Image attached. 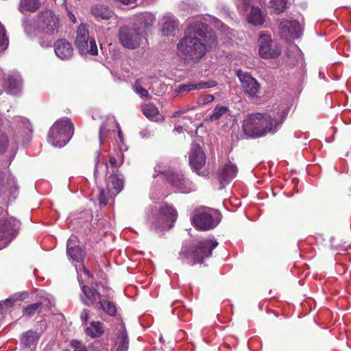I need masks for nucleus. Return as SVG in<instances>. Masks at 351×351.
<instances>
[{
    "label": "nucleus",
    "instance_id": "nucleus-1",
    "mask_svg": "<svg viewBox=\"0 0 351 351\" xmlns=\"http://www.w3.org/2000/svg\"><path fill=\"white\" fill-rule=\"evenodd\" d=\"M217 45V37L209 25L195 19L189 22L184 36L177 44L178 55L186 62L197 63Z\"/></svg>",
    "mask_w": 351,
    "mask_h": 351
},
{
    "label": "nucleus",
    "instance_id": "nucleus-2",
    "mask_svg": "<svg viewBox=\"0 0 351 351\" xmlns=\"http://www.w3.org/2000/svg\"><path fill=\"white\" fill-rule=\"evenodd\" d=\"M287 116L284 110L271 113H252L243 121L245 134L251 137L261 136L266 134L275 133L282 125Z\"/></svg>",
    "mask_w": 351,
    "mask_h": 351
},
{
    "label": "nucleus",
    "instance_id": "nucleus-3",
    "mask_svg": "<svg viewBox=\"0 0 351 351\" xmlns=\"http://www.w3.org/2000/svg\"><path fill=\"white\" fill-rule=\"evenodd\" d=\"M178 218L175 207L167 203L158 208H152L147 213V225L149 229L160 235L173 227Z\"/></svg>",
    "mask_w": 351,
    "mask_h": 351
},
{
    "label": "nucleus",
    "instance_id": "nucleus-4",
    "mask_svg": "<svg viewBox=\"0 0 351 351\" xmlns=\"http://www.w3.org/2000/svg\"><path fill=\"white\" fill-rule=\"evenodd\" d=\"M218 242L215 239H204L193 246L189 252L186 246H183L179 252L178 259L182 263L189 265L202 264L204 260L212 255L213 250L217 247Z\"/></svg>",
    "mask_w": 351,
    "mask_h": 351
},
{
    "label": "nucleus",
    "instance_id": "nucleus-5",
    "mask_svg": "<svg viewBox=\"0 0 351 351\" xmlns=\"http://www.w3.org/2000/svg\"><path fill=\"white\" fill-rule=\"evenodd\" d=\"M74 126L69 118L57 120L49 130L47 142L55 147H63L71 140Z\"/></svg>",
    "mask_w": 351,
    "mask_h": 351
},
{
    "label": "nucleus",
    "instance_id": "nucleus-6",
    "mask_svg": "<svg viewBox=\"0 0 351 351\" xmlns=\"http://www.w3.org/2000/svg\"><path fill=\"white\" fill-rule=\"evenodd\" d=\"M154 171V178L160 175L162 176L177 192L188 193L196 189L195 185L186 179L183 174L172 172L162 163L158 164Z\"/></svg>",
    "mask_w": 351,
    "mask_h": 351
},
{
    "label": "nucleus",
    "instance_id": "nucleus-7",
    "mask_svg": "<svg viewBox=\"0 0 351 351\" xmlns=\"http://www.w3.org/2000/svg\"><path fill=\"white\" fill-rule=\"evenodd\" d=\"M193 225L199 230H209L215 228L221 221V214L207 207L196 208L191 217Z\"/></svg>",
    "mask_w": 351,
    "mask_h": 351
},
{
    "label": "nucleus",
    "instance_id": "nucleus-8",
    "mask_svg": "<svg viewBox=\"0 0 351 351\" xmlns=\"http://www.w3.org/2000/svg\"><path fill=\"white\" fill-rule=\"evenodd\" d=\"M75 44L82 55L96 56L98 53L95 40L89 36L88 27L86 25L82 24L78 27Z\"/></svg>",
    "mask_w": 351,
    "mask_h": 351
},
{
    "label": "nucleus",
    "instance_id": "nucleus-9",
    "mask_svg": "<svg viewBox=\"0 0 351 351\" xmlns=\"http://www.w3.org/2000/svg\"><path fill=\"white\" fill-rule=\"evenodd\" d=\"M143 38V35L141 30L134 26L123 25L119 29V41L121 46L125 49H135L138 48Z\"/></svg>",
    "mask_w": 351,
    "mask_h": 351
},
{
    "label": "nucleus",
    "instance_id": "nucleus-10",
    "mask_svg": "<svg viewBox=\"0 0 351 351\" xmlns=\"http://www.w3.org/2000/svg\"><path fill=\"white\" fill-rule=\"evenodd\" d=\"M38 23L43 38L46 36H53L58 33L60 27V19L51 10L40 12L38 16Z\"/></svg>",
    "mask_w": 351,
    "mask_h": 351
},
{
    "label": "nucleus",
    "instance_id": "nucleus-11",
    "mask_svg": "<svg viewBox=\"0 0 351 351\" xmlns=\"http://www.w3.org/2000/svg\"><path fill=\"white\" fill-rule=\"evenodd\" d=\"M259 55L265 59L275 58L281 53L280 45L272 40L269 35L261 34L258 38Z\"/></svg>",
    "mask_w": 351,
    "mask_h": 351
},
{
    "label": "nucleus",
    "instance_id": "nucleus-12",
    "mask_svg": "<svg viewBox=\"0 0 351 351\" xmlns=\"http://www.w3.org/2000/svg\"><path fill=\"white\" fill-rule=\"evenodd\" d=\"M189 164L198 175L206 176L207 171L202 169L206 164V155L199 145L193 143L189 154Z\"/></svg>",
    "mask_w": 351,
    "mask_h": 351
},
{
    "label": "nucleus",
    "instance_id": "nucleus-13",
    "mask_svg": "<svg viewBox=\"0 0 351 351\" xmlns=\"http://www.w3.org/2000/svg\"><path fill=\"white\" fill-rule=\"evenodd\" d=\"M243 92L251 98H257L260 93L261 85L249 73L241 70L237 71Z\"/></svg>",
    "mask_w": 351,
    "mask_h": 351
},
{
    "label": "nucleus",
    "instance_id": "nucleus-14",
    "mask_svg": "<svg viewBox=\"0 0 351 351\" xmlns=\"http://www.w3.org/2000/svg\"><path fill=\"white\" fill-rule=\"evenodd\" d=\"M280 36L285 38H298L302 36L303 27L296 20L282 19L279 24Z\"/></svg>",
    "mask_w": 351,
    "mask_h": 351
},
{
    "label": "nucleus",
    "instance_id": "nucleus-15",
    "mask_svg": "<svg viewBox=\"0 0 351 351\" xmlns=\"http://www.w3.org/2000/svg\"><path fill=\"white\" fill-rule=\"evenodd\" d=\"M237 172V167L230 161L221 166L218 169L217 174L222 187L228 184L236 177Z\"/></svg>",
    "mask_w": 351,
    "mask_h": 351
},
{
    "label": "nucleus",
    "instance_id": "nucleus-16",
    "mask_svg": "<svg viewBox=\"0 0 351 351\" xmlns=\"http://www.w3.org/2000/svg\"><path fill=\"white\" fill-rule=\"evenodd\" d=\"M21 75L19 71H12L3 77L2 86L10 95H16L20 89Z\"/></svg>",
    "mask_w": 351,
    "mask_h": 351
},
{
    "label": "nucleus",
    "instance_id": "nucleus-17",
    "mask_svg": "<svg viewBox=\"0 0 351 351\" xmlns=\"http://www.w3.org/2000/svg\"><path fill=\"white\" fill-rule=\"evenodd\" d=\"M116 330L117 332L114 339L113 351H128L129 347V339L125 325L119 324Z\"/></svg>",
    "mask_w": 351,
    "mask_h": 351
},
{
    "label": "nucleus",
    "instance_id": "nucleus-18",
    "mask_svg": "<svg viewBox=\"0 0 351 351\" xmlns=\"http://www.w3.org/2000/svg\"><path fill=\"white\" fill-rule=\"evenodd\" d=\"M17 228L15 221L2 220L0 221V241L8 244L16 235Z\"/></svg>",
    "mask_w": 351,
    "mask_h": 351
},
{
    "label": "nucleus",
    "instance_id": "nucleus-19",
    "mask_svg": "<svg viewBox=\"0 0 351 351\" xmlns=\"http://www.w3.org/2000/svg\"><path fill=\"white\" fill-rule=\"evenodd\" d=\"M75 243V237H71L66 243V254L70 261L73 263H82L84 259V252L82 249L78 246H73Z\"/></svg>",
    "mask_w": 351,
    "mask_h": 351
},
{
    "label": "nucleus",
    "instance_id": "nucleus-20",
    "mask_svg": "<svg viewBox=\"0 0 351 351\" xmlns=\"http://www.w3.org/2000/svg\"><path fill=\"white\" fill-rule=\"evenodd\" d=\"M56 55L62 60H68L73 55V49L71 44L66 39H59L54 43Z\"/></svg>",
    "mask_w": 351,
    "mask_h": 351
},
{
    "label": "nucleus",
    "instance_id": "nucleus-21",
    "mask_svg": "<svg viewBox=\"0 0 351 351\" xmlns=\"http://www.w3.org/2000/svg\"><path fill=\"white\" fill-rule=\"evenodd\" d=\"M155 21V16L151 12H141L134 16L133 26L139 29L143 34L145 29L153 25Z\"/></svg>",
    "mask_w": 351,
    "mask_h": 351
},
{
    "label": "nucleus",
    "instance_id": "nucleus-22",
    "mask_svg": "<svg viewBox=\"0 0 351 351\" xmlns=\"http://www.w3.org/2000/svg\"><path fill=\"white\" fill-rule=\"evenodd\" d=\"M82 291L81 300L84 304L90 306L101 300V294L96 288L82 285Z\"/></svg>",
    "mask_w": 351,
    "mask_h": 351
},
{
    "label": "nucleus",
    "instance_id": "nucleus-23",
    "mask_svg": "<svg viewBox=\"0 0 351 351\" xmlns=\"http://www.w3.org/2000/svg\"><path fill=\"white\" fill-rule=\"evenodd\" d=\"M217 85L216 82H190L179 85L176 89L175 93H189L191 90H202L208 88L214 87Z\"/></svg>",
    "mask_w": 351,
    "mask_h": 351
},
{
    "label": "nucleus",
    "instance_id": "nucleus-24",
    "mask_svg": "<svg viewBox=\"0 0 351 351\" xmlns=\"http://www.w3.org/2000/svg\"><path fill=\"white\" fill-rule=\"evenodd\" d=\"M178 26V21L173 16H165L162 19L161 33L165 36H174Z\"/></svg>",
    "mask_w": 351,
    "mask_h": 351
},
{
    "label": "nucleus",
    "instance_id": "nucleus-25",
    "mask_svg": "<svg viewBox=\"0 0 351 351\" xmlns=\"http://www.w3.org/2000/svg\"><path fill=\"white\" fill-rule=\"evenodd\" d=\"M44 329L38 328L36 330H29L23 333V346L27 348H35Z\"/></svg>",
    "mask_w": 351,
    "mask_h": 351
},
{
    "label": "nucleus",
    "instance_id": "nucleus-26",
    "mask_svg": "<svg viewBox=\"0 0 351 351\" xmlns=\"http://www.w3.org/2000/svg\"><path fill=\"white\" fill-rule=\"evenodd\" d=\"M91 13L98 21H108L114 14L113 12L102 4H96L91 8Z\"/></svg>",
    "mask_w": 351,
    "mask_h": 351
},
{
    "label": "nucleus",
    "instance_id": "nucleus-27",
    "mask_svg": "<svg viewBox=\"0 0 351 351\" xmlns=\"http://www.w3.org/2000/svg\"><path fill=\"white\" fill-rule=\"evenodd\" d=\"M124 180L122 174L119 173L116 170L112 171V175L108 178V187L110 190L113 189L116 194L121 191L123 188Z\"/></svg>",
    "mask_w": 351,
    "mask_h": 351
},
{
    "label": "nucleus",
    "instance_id": "nucleus-28",
    "mask_svg": "<svg viewBox=\"0 0 351 351\" xmlns=\"http://www.w3.org/2000/svg\"><path fill=\"white\" fill-rule=\"evenodd\" d=\"M23 29L26 35L31 39L34 38H43L41 30L40 29L38 20L32 19L25 21L23 24Z\"/></svg>",
    "mask_w": 351,
    "mask_h": 351
},
{
    "label": "nucleus",
    "instance_id": "nucleus-29",
    "mask_svg": "<svg viewBox=\"0 0 351 351\" xmlns=\"http://www.w3.org/2000/svg\"><path fill=\"white\" fill-rule=\"evenodd\" d=\"M85 333L87 336L93 339L101 337L104 333V329L101 322L98 321H93L90 323V326L86 327Z\"/></svg>",
    "mask_w": 351,
    "mask_h": 351
},
{
    "label": "nucleus",
    "instance_id": "nucleus-30",
    "mask_svg": "<svg viewBox=\"0 0 351 351\" xmlns=\"http://www.w3.org/2000/svg\"><path fill=\"white\" fill-rule=\"evenodd\" d=\"M22 300V293H16L11 295L9 298L0 302V315L3 314L6 311L13 306L14 305L20 302Z\"/></svg>",
    "mask_w": 351,
    "mask_h": 351
},
{
    "label": "nucleus",
    "instance_id": "nucleus-31",
    "mask_svg": "<svg viewBox=\"0 0 351 351\" xmlns=\"http://www.w3.org/2000/svg\"><path fill=\"white\" fill-rule=\"evenodd\" d=\"M265 21L264 16L258 7H252L247 16V22L254 25H261Z\"/></svg>",
    "mask_w": 351,
    "mask_h": 351
},
{
    "label": "nucleus",
    "instance_id": "nucleus-32",
    "mask_svg": "<svg viewBox=\"0 0 351 351\" xmlns=\"http://www.w3.org/2000/svg\"><path fill=\"white\" fill-rule=\"evenodd\" d=\"M9 147H10V156H14L18 149L16 145L13 143L10 145L8 136L4 133L0 132V154H5Z\"/></svg>",
    "mask_w": 351,
    "mask_h": 351
},
{
    "label": "nucleus",
    "instance_id": "nucleus-33",
    "mask_svg": "<svg viewBox=\"0 0 351 351\" xmlns=\"http://www.w3.org/2000/svg\"><path fill=\"white\" fill-rule=\"evenodd\" d=\"M143 114L149 120L157 121V117L159 114L158 108L152 104H147L142 106Z\"/></svg>",
    "mask_w": 351,
    "mask_h": 351
},
{
    "label": "nucleus",
    "instance_id": "nucleus-34",
    "mask_svg": "<svg viewBox=\"0 0 351 351\" xmlns=\"http://www.w3.org/2000/svg\"><path fill=\"white\" fill-rule=\"evenodd\" d=\"M99 308L110 316H115L117 313L116 304L108 300H99Z\"/></svg>",
    "mask_w": 351,
    "mask_h": 351
},
{
    "label": "nucleus",
    "instance_id": "nucleus-35",
    "mask_svg": "<svg viewBox=\"0 0 351 351\" xmlns=\"http://www.w3.org/2000/svg\"><path fill=\"white\" fill-rule=\"evenodd\" d=\"M23 145L32 139L33 126L28 119L23 117Z\"/></svg>",
    "mask_w": 351,
    "mask_h": 351
},
{
    "label": "nucleus",
    "instance_id": "nucleus-36",
    "mask_svg": "<svg viewBox=\"0 0 351 351\" xmlns=\"http://www.w3.org/2000/svg\"><path fill=\"white\" fill-rule=\"evenodd\" d=\"M230 110L228 107L217 105L214 108L212 114L209 115V119L212 121L219 120L225 114H228Z\"/></svg>",
    "mask_w": 351,
    "mask_h": 351
},
{
    "label": "nucleus",
    "instance_id": "nucleus-37",
    "mask_svg": "<svg viewBox=\"0 0 351 351\" xmlns=\"http://www.w3.org/2000/svg\"><path fill=\"white\" fill-rule=\"evenodd\" d=\"M43 308V303L40 302H36L34 304H30L23 308V315H26L27 317H33L36 315H38L40 313L41 309Z\"/></svg>",
    "mask_w": 351,
    "mask_h": 351
},
{
    "label": "nucleus",
    "instance_id": "nucleus-38",
    "mask_svg": "<svg viewBox=\"0 0 351 351\" xmlns=\"http://www.w3.org/2000/svg\"><path fill=\"white\" fill-rule=\"evenodd\" d=\"M287 3V0H271L269 6L276 14H280L286 10Z\"/></svg>",
    "mask_w": 351,
    "mask_h": 351
},
{
    "label": "nucleus",
    "instance_id": "nucleus-39",
    "mask_svg": "<svg viewBox=\"0 0 351 351\" xmlns=\"http://www.w3.org/2000/svg\"><path fill=\"white\" fill-rule=\"evenodd\" d=\"M134 91L139 95L141 97L150 98L149 94L147 89L143 87L142 79H137L133 85Z\"/></svg>",
    "mask_w": 351,
    "mask_h": 351
},
{
    "label": "nucleus",
    "instance_id": "nucleus-40",
    "mask_svg": "<svg viewBox=\"0 0 351 351\" xmlns=\"http://www.w3.org/2000/svg\"><path fill=\"white\" fill-rule=\"evenodd\" d=\"M9 40L6 36L5 29L0 23V53L4 51L8 46Z\"/></svg>",
    "mask_w": 351,
    "mask_h": 351
},
{
    "label": "nucleus",
    "instance_id": "nucleus-41",
    "mask_svg": "<svg viewBox=\"0 0 351 351\" xmlns=\"http://www.w3.org/2000/svg\"><path fill=\"white\" fill-rule=\"evenodd\" d=\"M40 7L39 0H23V10L35 12Z\"/></svg>",
    "mask_w": 351,
    "mask_h": 351
},
{
    "label": "nucleus",
    "instance_id": "nucleus-42",
    "mask_svg": "<svg viewBox=\"0 0 351 351\" xmlns=\"http://www.w3.org/2000/svg\"><path fill=\"white\" fill-rule=\"evenodd\" d=\"M214 96L213 95L209 94L200 96L199 97L197 98V102L199 105H206L211 103L212 101H214Z\"/></svg>",
    "mask_w": 351,
    "mask_h": 351
},
{
    "label": "nucleus",
    "instance_id": "nucleus-43",
    "mask_svg": "<svg viewBox=\"0 0 351 351\" xmlns=\"http://www.w3.org/2000/svg\"><path fill=\"white\" fill-rule=\"evenodd\" d=\"M108 194L104 189L99 191V202L101 206H105L108 203Z\"/></svg>",
    "mask_w": 351,
    "mask_h": 351
},
{
    "label": "nucleus",
    "instance_id": "nucleus-44",
    "mask_svg": "<svg viewBox=\"0 0 351 351\" xmlns=\"http://www.w3.org/2000/svg\"><path fill=\"white\" fill-rule=\"evenodd\" d=\"M71 346L74 348V351H87L86 347L77 340L72 341Z\"/></svg>",
    "mask_w": 351,
    "mask_h": 351
},
{
    "label": "nucleus",
    "instance_id": "nucleus-45",
    "mask_svg": "<svg viewBox=\"0 0 351 351\" xmlns=\"http://www.w3.org/2000/svg\"><path fill=\"white\" fill-rule=\"evenodd\" d=\"M90 311L88 309H84L80 314V319L82 321V325H86L87 324L88 319L89 318Z\"/></svg>",
    "mask_w": 351,
    "mask_h": 351
},
{
    "label": "nucleus",
    "instance_id": "nucleus-46",
    "mask_svg": "<svg viewBox=\"0 0 351 351\" xmlns=\"http://www.w3.org/2000/svg\"><path fill=\"white\" fill-rule=\"evenodd\" d=\"M96 154L97 155H96L95 158V169H94V176H95V178H97V176H98V165H99V163L100 162L101 152H97Z\"/></svg>",
    "mask_w": 351,
    "mask_h": 351
},
{
    "label": "nucleus",
    "instance_id": "nucleus-47",
    "mask_svg": "<svg viewBox=\"0 0 351 351\" xmlns=\"http://www.w3.org/2000/svg\"><path fill=\"white\" fill-rule=\"evenodd\" d=\"M213 20L215 27H217L219 29H220L221 31L228 30V27L226 25H224L221 21L215 18H213Z\"/></svg>",
    "mask_w": 351,
    "mask_h": 351
},
{
    "label": "nucleus",
    "instance_id": "nucleus-48",
    "mask_svg": "<svg viewBox=\"0 0 351 351\" xmlns=\"http://www.w3.org/2000/svg\"><path fill=\"white\" fill-rule=\"evenodd\" d=\"M106 123H103L101 125H100V128H99V141H100V143L102 144L104 143V133L106 132Z\"/></svg>",
    "mask_w": 351,
    "mask_h": 351
},
{
    "label": "nucleus",
    "instance_id": "nucleus-49",
    "mask_svg": "<svg viewBox=\"0 0 351 351\" xmlns=\"http://www.w3.org/2000/svg\"><path fill=\"white\" fill-rule=\"evenodd\" d=\"M109 162L110 165L113 167H117L118 166L117 165V160L114 156H110L109 158Z\"/></svg>",
    "mask_w": 351,
    "mask_h": 351
},
{
    "label": "nucleus",
    "instance_id": "nucleus-50",
    "mask_svg": "<svg viewBox=\"0 0 351 351\" xmlns=\"http://www.w3.org/2000/svg\"><path fill=\"white\" fill-rule=\"evenodd\" d=\"M182 114V112H181V110H178V111L174 112V113L173 114V117H179Z\"/></svg>",
    "mask_w": 351,
    "mask_h": 351
},
{
    "label": "nucleus",
    "instance_id": "nucleus-51",
    "mask_svg": "<svg viewBox=\"0 0 351 351\" xmlns=\"http://www.w3.org/2000/svg\"><path fill=\"white\" fill-rule=\"evenodd\" d=\"M82 269H83V271L88 276H90V272L85 267V266L84 265H82Z\"/></svg>",
    "mask_w": 351,
    "mask_h": 351
},
{
    "label": "nucleus",
    "instance_id": "nucleus-52",
    "mask_svg": "<svg viewBox=\"0 0 351 351\" xmlns=\"http://www.w3.org/2000/svg\"><path fill=\"white\" fill-rule=\"evenodd\" d=\"M174 130L178 133H181L183 130V128L182 126H177L174 128Z\"/></svg>",
    "mask_w": 351,
    "mask_h": 351
},
{
    "label": "nucleus",
    "instance_id": "nucleus-53",
    "mask_svg": "<svg viewBox=\"0 0 351 351\" xmlns=\"http://www.w3.org/2000/svg\"><path fill=\"white\" fill-rule=\"evenodd\" d=\"M193 108H194L193 107H191V108L188 107V108H184V109L181 110V112H182V114H184V113H186L189 110H192Z\"/></svg>",
    "mask_w": 351,
    "mask_h": 351
},
{
    "label": "nucleus",
    "instance_id": "nucleus-54",
    "mask_svg": "<svg viewBox=\"0 0 351 351\" xmlns=\"http://www.w3.org/2000/svg\"><path fill=\"white\" fill-rule=\"evenodd\" d=\"M193 108H194L193 107H191V108L188 107V108H184V109L181 110V112H182V114H184V113H186L189 110H192Z\"/></svg>",
    "mask_w": 351,
    "mask_h": 351
},
{
    "label": "nucleus",
    "instance_id": "nucleus-55",
    "mask_svg": "<svg viewBox=\"0 0 351 351\" xmlns=\"http://www.w3.org/2000/svg\"><path fill=\"white\" fill-rule=\"evenodd\" d=\"M118 136H119V138H120V140L122 141L123 136V133L120 129L118 131Z\"/></svg>",
    "mask_w": 351,
    "mask_h": 351
},
{
    "label": "nucleus",
    "instance_id": "nucleus-56",
    "mask_svg": "<svg viewBox=\"0 0 351 351\" xmlns=\"http://www.w3.org/2000/svg\"><path fill=\"white\" fill-rule=\"evenodd\" d=\"M70 19H71L73 23H75V16H74V14H71V15H70Z\"/></svg>",
    "mask_w": 351,
    "mask_h": 351
},
{
    "label": "nucleus",
    "instance_id": "nucleus-57",
    "mask_svg": "<svg viewBox=\"0 0 351 351\" xmlns=\"http://www.w3.org/2000/svg\"><path fill=\"white\" fill-rule=\"evenodd\" d=\"M19 10L22 12V0L20 1L19 5Z\"/></svg>",
    "mask_w": 351,
    "mask_h": 351
},
{
    "label": "nucleus",
    "instance_id": "nucleus-58",
    "mask_svg": "<svg viewBox=\"0 0 351 351\" xmlns=\"http://www.w3.org/2000/svg\"><path fill=\"white\" fill-rule=\"evenodd\" d=\"M145 2L148 3H154V1H156V0H144Z\"/></svg>",
    "mask_w": 351,
    "mask_h": 351
},
{
    "label": "nucleus",
    "instance_id": "nucleus-59",
    "mask_svg": "<svg viewBox=\"0 0 351 351\" xmlns=\"http://www.w3.org/2000/svg\"><path fill=\"white\" fill-rule=\"evenodd\" d=\"M245 5H250V0H243Z\"/></svg>",
    "mask_w": 351,
    "mask_h": 351
},
{
    "label": "nucleus",
    "instance_id": "nucleus-60",
    "mask_svg": "<svg viewBox=\"0 0 351 351\" xmlns=\"http://www.w3.org/2000/svg\"><path fill=\"white\" fill-rule=\"evenodd\" d=\"M105 166H106V168L108 169V163L106 162H105Z\"/></svg>",
    "mask_w": 351,
    "mask_h": 351
},
{
    "label": "nucleus",
    "instance_id": "nucleus-61",
    "mask_svg": "<svg viewBox=\"0 0 351 351\" xmlns=\"http://www.w3.org/2000/svg\"><path fill=\"white\" fill-rule=\"evenodd\" d=\"M141 136H143V131L141 132Z\"/></svg>",
    "mask_w": 351,
    "mask_h": 351
},
{
    "label": "nucleus",
    "instance_id": "nucleus-62",
    "mask_svg": "<svg viewBox=\"0 0 351 351\" xmlns=\"http://www.w3.org/2000/svg\"><path fill=\"white\" fill-rule=\"evenodd\" d=\"M75 270L77 271V272H78V270H77V265H75Z\"/></svg>",
    "mask_w": 351,
    "mask_h": 351
}]
</instances>
